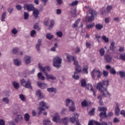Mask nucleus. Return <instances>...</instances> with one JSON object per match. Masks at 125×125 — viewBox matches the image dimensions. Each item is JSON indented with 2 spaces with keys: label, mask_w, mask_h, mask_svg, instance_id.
<instances>
[{
  "label": "nucleus",
  "mask_w": 125,
  "mask_h": 125,
  "mask_svg": "<svg viewBox=\"0 0 125 125\" xmlns=\"http://www.w3.org/2000/svg\"><path fill=\"white\" fill-rule=\"evenodd\" d=\"M109 86V81H103L102 82H99L97 84V89L100 90L101 93L104 97H106L107 95L105 94L104 91H106L107 95L110 97L111 94L107 91V88Z\"/></svg>",
  "instance_id": "f257e3e1"
},
{
  "label": "nucleus",
  "mask_w": 125,
  "mask_h": 125,
  "mask_svg": "<svg viewBox=\"0 0 125 125\" xmlns=\"http://www.w3.org/2000/svg\"><path fill=\"white\" fill-rule=\"evenodd\" d=\"M86 8H89L88 13L87 12V14H90L91 16L87 15L85 19L87 20L88 22H92L93 19H94V17L97 16V12L95 10L89 8V6H87Z\"/></svg>",
  "instance_id": "f03ea898"
},
{
  "label": "nucleus",
  "mask_w": 125,
  "mask_h": 125,
  "mask_svg": "<svg viewBox=\"0 0 125 125\" xmlns=\"http://www.w3.org/2000/svg\"><path fill=\"white\" fill-rule=\"evenodd\" d=\"M74 65L75 66V71L72 77L75 80H79V62L77 61V58H73Z\"/></svg>",
  "instance_id": "7ed1b4c3"
},
{
  "label": "nucleus",
  "mask_w": 125,
  "mask_h": 125,
  "mask_svg": "<svg viewBox=\"0 0 125 125\" xmlns=\"http://www.w3.org/2000/svg\"><path fill=\"white\" fill-rule=\"evenodd\" d=\"M61 63H62L61 58L56 56L53 59V66L56 68H60Z\"/></svg>",
  "instance_id": "20e7f679"
},
{
  "label": "nucleus",
  "mask_w": 125,
  "mask_h": 125,
  "mask_svg": "<svg viewBox=\"0 0 125 125\" xmlns=\"http://www.w3.org/2000/svg\"><path fill=\"white\" fill-rule=\"evenodd\" d=\"M21 83L22 86L33 90V87L32 86V83H31V82L28 81L26 82V80L25 79H22L21 81Z\"/></svg>",
  "instance_id": "39448f33"
},
{
  "label": "nucleus",
  "mask_w": 125,
  "mask_h": 125,
  "mask_svg": "<svg viewBox=\"0 0 125 125\" xmlns=\"http://www.w3.org/2000/svg\"><path fill=\"white\" fill-rule=\"evenodd\" d=\"M40 105L42 107H38V110H39V111L38 112V115L40 116L41 114L42 113V111H44L45 110V108H44L42 107H45L46 109H49V106H47L46 105V103H44V102H41L40 103Z\"/></svg>",
  "instance_id": "423d86ee"
},
{
  "label": "nucleus",
  "mask_w": 125,
  "mask_h": 125,
  "mask_svg": "<svg viewBox=\"0 0 125 125\" xmlns=\"http://www.w3.org/2000/svg\"><path fill=\"white\" fill-rule=\"evenodd\" d=\"M79 114L75 113L74 114V117H70L69 121H70L72 124L76 122V125H79Z\"/></svg>",
  "instance_id": "0eeeda50"
},
{
  "label": "nucleus",
  "mask_w": 125,
  "mask_h": 125,
  "mask_svg": "<svg viewBox=\"0 0 125 125\" xmlns=\"http://www.w3.org/2000/svg\"><path fill=\"white\" fill-rule=\"evenodd\" d=\"M39 68L40 69H41L43 73H44V75H45V73H47L46 71H47L48 72H49L50 70H51V68L50 67L47 66L45 67H42V65L41 63H39Z\"/></svg>",
  "instance_id": "6e6552de"
},
{
  "label": "nucleus",
  "mask_w": 125,
  "mask_h": 125,
  "mask_svg": "<svg viewBox=\"0 0 125 125\" xmlns=\"http://www.w3.org/2000/svg\"><path fill=\"white\" fill-rule=\"evenodd\" d=\"M23 8L24 10H28V11H33L35 9V7L32 4H25L23 6Z\"/></svg>",
  "instance_id": "1a4fd4ad"
},
{
  "label": "nucleus",
  "mask_w": 125,
  "mask_h": 125,
  "mask_svg": "<svg viewBox=\"0 0 125 125\" xmlns=\"http://www.w3.org/2000/svg\"><path fill=\"white\" fill-rule=\"evenodd\" d=\"M45 76L46 77L47 80H51L52 81H56V77H54L53 75L49 74L47 72H45Z\"/></svg>",
  "instance_id": "9d476101"
},
{
  "label": "nucleus",
  "mask_w": 125,
  "mask_h": 125,
  "mask_svg": "<svg viewBox=\"0 0 125 125\" xmlns=\"http://www.w3.org/2000/svg\"><path fill=\"white\" fill-rule=\"evenodd\" d=\"M120 104L118 103H116V106L115 108V114L116 116H120Z\"/></svg>",
  "instance_id": "9b49d317"
},
{
  "label": "nucleus",
  "mask_w": 125,
  "mask_h": 125,
  "mask_svg": "<svg viewBox=\"0 0 125 125\" xmlns=\"http://www.w3.org/2000/svg\"><path fill=\"white\" fill-rule=\"evenodd\" d=\"M53 122L55 123H58L60 121V117L59 116V113L56 112L55 114V116L53 118Z\"/></svg>",
  "instance_id": "f8f14e48"
},
{
  "label": "nucleus",
  "mask_w": 125,
  "mask_h": 125,
  "mask_svg": "<svg viewBox=\"0 0 125 125\" xmlns=\"http://www.w3.org/2000/svg\"><path fill=\"white\" fill-rule=\"evenodd\" d=\"M37 85H38L40 88H42V89H44L47 87V84H45L40 82H37Z\"/></svg>",
  "instance_id": "ddd939ff"
},
{
  "label": "nucleus",
  "mask_w": 125,
  "mask_h": 125,
  "mask_svg": "<svg viewBox=\"0 0 125 125\" xmlns=\"http://www.w3.org/2000/svg\"><path fill=\"white\" fill-rule=\"evenodd\" d=\"M104 59L107 62V63H111L113 59V57L110 55H104Z\"/></svg>",
  "instance_id": "4468645a"
},
{
  "label": "nucleus",
  "mask_w": 125,
  "mask_h": 125,
  "mask_svg": "<svg viewBox=\"0 0 125 125\" xmlns=\"http://www.w3.org/2000/svg\"><path fill=\"white\" fill-rule=\"evenodd\" d=\"M66 56L67 61L69 63L71 62V61H74L73 58H76L75 57H73L72 56V55L69 54H66Z\"/></svg>",
  "instance_id": "2eb2a0df"
},
{
  "label": "nucleus",
  "mask_w": 125,
  "mask_h": 125,
  "mask_svg": "<svg viewBox=\"0 0 125 125\" xmlns=\"http://www.w3.org/2000/svg\"><path fill=\"white\" fill-rule=\"evenodd\" d=\"M33 16L35 18H38L39 17V14H40V11L38 9L34 8V10L32 11Z\"/></svg>",
  "instance_id": "dca6fc26"
},
{
  "label": "nucleus",
  "mask_w": 125,
  "mask_h": 125,
  "mask_svg": "<svg viewBox=\"0 0 125 125\" xmlns=\"http://www.w3.org/2000/svg\"><path fill=\"white\" fill-rule=\"evenodd\" d=\"M42 39H38V43L36 44V48L38 51H40L41 50V45H42Z\"/></svg>",
  "instance_id": "f3484780"
},
{
  "label": "nucleus",
  "mask_w": 125,
  "mask_h": 125,
  "mask_svg": "<svg viewBox=\"0 0 125 125\" xmlns=\"http://www.w3.org/2000/svg\"><path fill=\"white\" fill-rule=\"evenodd\" d=\"M88 84H86V81H85V80L84 79H82L81 81V86H82V87H86L87 89H88Z\"/></svg>",
  "instance_id": "a211bd4d"
},
{
  "label": "nucleus",
  "mask_w": 125,
  "mask_h": 125,
  "mask_svg": "<svg viewBox=\"0 0 125 125\" xmlns=\"http://www.w3.org/2000/svg\"><path fill=\"white\" fill-rule=\"evenodd\" d=\"M47 91L48 92H50L51 93H52V92L56 93V92H57V89L54 87L48 88Z\"/></svg>",
  "instance_id": "6ab92c4d"
},
{
  "label": "nucleus",
  "mask_w": 125,
  "mask_h": 125,
  "mask_svg": "<svg viewBox=\"0 0 125 125\" xmlns=\"http://www.w3.org/2000/svg\"><path fill=\"white\" fill-rule=\"evenodd\" d=\"M61 122H62L64 125H68V123H69V121L70 120L69 119V117H64V118H62L61 120Z\"/></svg>",
  "instance_id": "aec40b11"
},
{
  "label": "nucleus",
  "mask_w": 125,
  "mask_h": 125,
  "mask_svg": "<svg viewBox=\"0 0 125 125\" xmlns=\"http://www.w3.org/2000/svg\"><path fill=\"white\" fill-rule=\"evenodd\" d=\"M88 89L92 91L93 93V95L94 96H96V92L94 90V89H93V88H92V85L91 84H88Z\"/></svg>",
  "instance_id": "412c9836"
},
{
  "label": "nucleus",
  "mask_w": 125,
  "mask_h": 125,
  "mask_svg": "<svg viewBox=\"0 0 125 125\" xmlns=\"http://www.w3.org/2000/svg\"><path fill=\"white\" fill-rule=\"evenodd\" d=\"M26 64H29L31 62V57L29 56H25L24 59Z\"/></svg>",
  "instance_id": "4be33fe9"
},
{
  "label": "nucleus",
  "mask_w": 125,
  "mask_h": 125,
  "mask_svg": "<svg viewBox=\"0 0 125 125\" xmlns=\"http://www.w3.org/2000/svg\"><path fill=\"white\" fill-rule=\"evenodd\" d=\"M99 117H101V119H105L106 118H107V112H101L100 114H99Z\"/></svg>",
  "instance_id": "5701e85b"
},
{
  "label": "nucleus",
  "mask_w": 125,
  "mask_h": 125,
  "mask_svg": "<svg viewBox=\"0 0 125 125\" xmlns=\"http://www.w3.org/2000/svg\"><path fill=\"white\" fill-rule=\"evenodd\" d=\"M75 103L74 102H72V104L71 106H69V110L71 112H75V110H76V107L75 106Z\"/></svg>",
  "instance_id": "b1692460"
},
{
  "label": "nucleus",
  "mask_w": 125,
  "mask_h": 125,
  "mask_svg": "<svg viewBox=\"0 0 125 125\" xmlns=\"http://www.w3.org/2000/svg\"><path fill=\"white\" fill-rule=\"evenodd\" d=\"M72 102H73V101L70 100V99H66L65 100L66 107H69V106L70 104H71V105H72Z\"/></svg>",
  "instance_id": "393cba45"
},
{
  "label": "nucleus",
  "mask_w": 125,
  "mask_h": 125,
  "mask_svg": "<svg viewBox=\"0 0 125 125\" xmlns=\"http://www.w3.org/2000/svg\"><path fill=\"white\" fill-rule=\"evenodd\" d=\"M91 76L92 77V79L93 80H95V78H96V71L95 69H93L91 72Z\"/></svg>",
  "instance_id": "a878e982"
},
{
  "label": "nucleus",
  "mask_w": 125,
  "mask_h": 125,
  "mask_svg": "<svg viewBox=\"0 0 125 125\" xmlns=\"http://www.w3.org/2000/svg\"><path fill=\"white\" fill-rule=\"evenodd\" d=\"M96 75H97L98 79H100L103 74L102 72L100 71V70L97 69V70H96Z\"/></svg>",
  "instance_id": "bb28decb"
},
{
  "label": "nucleus",
  "mask_w": 125,
  "mask_h": 125,
  "mask_svg": "<svg viewBox=\"0 0 125 125\" xmlns=\"http://www.w3.org/2000/svg\"><path fill=\"white\" fill-rule=\"evenodd\" d=\"M23 120V116L22 115H18L17 118H15V121L16 123H18V122H21Z\"/></svg>",
  "instance_id": "cd10ccee"
},
{
  "label": "nucleus",
  "mask_w": 125,
  "mask_h": 125,
  "mask_svg": "<svg viewBox=\"0 0 125 125\" xmlns=\"http://www.w3.org/2000/svg\"><path fill=\"white\" fill-rule=\"evenodd\" d=\"M13 85L15 89H19V87H20V85L19 84V83L16 82H14L13 83Z\"/></svg>",
  "instance_id": "c85d7f7f"
},
{
  "label": "nucleus",
  "mask_w": 125,
  "mask_h": 125,
  "mask_svg": "<svg viewBox=\"0 0 125 125\" xmlns=\"http://www.w3.org/2000/svg\"><path fill=\"white\" fill-rule=\"evenodd\" d=\"M109 48L110 50L112 51H114L116 48V46H115V42H113L111 43Z\"/></svg>",
  "instance_id": "c756f323"
},
{
  "label": "nucleus",
  "mask_w": 125,
  "mask_h": 125,
  "mask_svg": "<svg viewBox=\"0 0 125 125\" xmlns=\"http://www.w3.org/2000/svg\"><path fill=\"white\" fill-rule=\"evenodd\" d=\"M43 125H52V123L49 120L47 119L43 121Z\"/></svg>",
  "instance_id": "7c9ffc66"
},
{
  "label": "nucleus",
  "mask_w": 125,
  "mask_h": 125,
  "mask_svg": "<svg viewBox=\"0 0 125 125\" xmlns=\"http://www.w3.org/2000/svg\"><path fill=\"white\" fill-rule=\"evenodd\" d=\"M37 76L40 80H42V81H44V80H45V77L42 76V73L41 72H39Z\"/></svg>",
  "instance_id": "2f4dec72"
},
{
  "label": "nucleus",
  "mask_w": 125,
  "mask_h": 125,
  "mask_svg": "<svg viewBox=\"0 0 125 125\" xmlns=\"http://www.w3.org/2000/svg\"><path fill=\"white\" fill-rule=\"evenodd\" d=\"M30 116L28 113H25L24 115V119L25 122H29L30 121Z\"/></svg>",
  "instance_id": "473e14b6"
},
{
  "label": "nucleus",
  "mask_w": 125,
  "mask_h": 125,
  "mask_svg": "<svg viewBox=\"0 0 125 125\" xmlns=\"http://www.w3.org/2000/svg\"><path fill=\"white\" fill-rule=\"evenodd\" d=\"M95 27L97 30H102V29L103 28V25L101 24L100 23H97L96 24Z\"/></svg>",
  "instance_id": "72a5a7b5"
},
{
  "label": "nucleus",
  "mask_w": 125,
  "mask_h": 125,
  "mask_svg": "<svg viewBox=\"0 0 125 125\" xmlns=\"http://www.w3.org/2000/svg\"><path fill=\"white\" fill-rule=\"evenodd\" d=\"M94 124H95L96 125H108V123L105 122H103L101 124H100V123L97 121H94Z\"/></svg>",
  "instance_id": "f704fd0d"
},
{
  "label": "nucleus",
  "mask_w": 125,
  "mask_h": 125,
  "mask_svg": "<svg viewBox=\"0 0 125 125\" xmlns=\"http://www.w3.org/2000/svg\"><path fill=\"white\" fill-rule=\"evenodd\" d=\"M5 17H6V11H4L2 14V17L1 19V21L2 22H4V21H5Z\"/></svg>",
  "instance_id": "c9c22d12"
},
{
  "label": "nucleus",
  "mask_w": 125,
  "mask_h": 125,
  "mask_svg": "<svg viewBox=\"0 0 125 125\" xmlns=\"http://www.w3.org/2000/svg\"><path fill=\"white\" fill-rule=\"evenodd\" d=\"M120 75V78H125V72L123 71H120L119 72H117V75Z\"/></svg>",
  "instance_id": "e433bc0d"
},
{
  "label": "nucleus",
  "mask_w": 125,
  "mask_h": 125,
  "mask_svg": "<svg viewBox=\"0 0 125 125\" xmlns=\"http://www.w3.org/2000/svg\"><path fill=\"white\" fill-rule=\"evenodd\" d=\"M14 63L16 66H20L21 65V62L18 59L14 60Z\"/></svg>",
  "instance_id": "4c0bfd02"
},
{
  "label": "nucleus",
  "mask_w": 125,
  "mask_h": 125,
  "mask_svg": "<svg viewBox=\"0 0 125 125\" xmlns=\"http://www.w3.org/2000/svg\"><path fill=\"white\" fill-rule=\"evenodd\" d=\"M98 110L103 112H107V108L104 107H99Z\"/></svg>",
  "instance_id": "58836bf2"
},
{
  "label": "nucleus",
  "mask_w": 125,
  "mask_h": 125,
  "mask_svg": "<svg viewBox=\"0 0 125 125\" xmlns=\"http://www.w3.org/2000/svg\"><path fill=\"white\" fill-rule=\"evenodd\" d=\"M37 95L39 97L40 99H42V92H41V90H39L37 91Z\"/></svg>",
  "instance_id": "ea45409f"
},
{
  "label": "nucleus",
  "mask_w": 125,
  "mask_h": 125,
  "mask_svg": "<svg viewBox=\"0 0 125 125\" xmlns=\"http://www.w3.org/2000/svg\"><path fill=\"white\" fill-rule=\"evenodd\" d=\"M46 38L48 40H52L53 39V35L49 33L46 35Z\"/></svg>",
  "instance_id": "a19ab883"
},
{
  "label": "nucleus",
  "mask_w": 125,
  "mask_h": 125,
  "mask_svg": "<svg viewBox=\"0 0 125 125\" xmlns=\"http://www.w3.org/2000/svg\"><path fill=\"white\" fill-rule=\"evenodd\" d=\"M54 21L53 20L51 21L50 24L49 25L48 29L49 30H51L52 28H53V26H54Z\"/></svg>",
  "instance_id": "79ce46f5"
},
{
  "label": "nucleus",
  "mask_w": 125,
  "mask_h": 125,
  "mask_svg": "<svg viewBox=\"0 0 125 125\" xmlns=\"http://www.w3.org/2000/svg\"><path fill=\"white\" fill-rule=\"evenodd\" d=\"M13 53L14 54H17V55H19V49L18 48H15L13 49Z\"/></svg>",
  "instance_id": "37998d69"
},
{
  "label": "nucleus",
  "mask_w": 125,
  "mask_h": 125,
  "mask_svg": "<svg viewBox=\"0 0 125 125\" xmlns=\"http://www.w3.org/2000/svg\"><path fill=\"white\" fill-rule=\"evenodd\" d=\"M99 51L101 56H103L105 54V50L103 48H101Z\"/></svg>",
  "instance_id": "c03bdc74"
},
{
  "label": "nucleus",
  "mask_w": 125,
  "mask_h": 125,
  "mask_svg": "<svg viewBox=\"0 0 125 125\" xmlns=\"http://www.w3.org/2000/svg\"><path fill=\"white\" fill-rule=\"evenodd\" d=\"M94 25H95L94 23L87 24L86 25V29H90L91 28H93L94 27Z\"/></svg>",
  "instance_id": "a18cd8bd"
},
{
  "label": "nucleus",
  "mask_w": 125,
  "mask_h": 125,
  "mask_svg": "<svg viewBox=\"0 0 125 125\" xmlns=\"http://www.w3.org/2000/svg\"><path fill=\"white\" fill-rule=\"evenodd\" d=\"M78 3H79V1L75 0L73 1L71 3L69 4V5L70 6H76V5H78Z\"/></svg>",
  "instance_id": "49530a36"
},
{
  "label": "nucleus",
  "mask_w": 125,
  "mask_h": 125,
  "mask_svg": "<svg viewBox=\"0 0 125 125\" xmlns=\"http://www.w3.org/2000/svg\"><path fill=\"white\" fill-rule=\"evenodd\" d=\"M87 70H88V66L86 65L83 68V70L82 72H83V73H85V74H88V71H87Z\"/></svg>",
  "instance_id": "de8ad7c7"
},
{
  "label": "nucleus",
  "mask_w": 125,
  "mask_h": 125,
  "mask_svg": "<svg viewBox=\"0 0 125 125\" xmlns=\"http://www.w3.org/2000/svg\"><path fill=\"white\" fill-rule=\"evenodd\" d=\"M3 102H5L6 104H9V99L7 97L3 98L2 100Z\"/></svg>",
  "instance_id": "09e8293b"
},
{
  "label": "nucleus",
  "mask_w": 125,
  "mask_h": 125,
  "mask_svg": "<svg viewBox=\"0 0 125 125\" xmlns=\"http://www.w3.org/2000/svg\"><path fill=\"white\" fill-rule=\"evenodd\" d=\"M79 25V20L75 21L74 23L73 24V28H78V25Z\"/></svg>",
  "instance_id": "8fccbe9b"
},
{
  "label": "nucleus",
  "mask_w": 125,
  "mask_h": 125,
  "mask_svg": "<svg viewBox=\"0 0 125 125\" xmlns=\"http://www.w3.org/2000/svg\"><path fill=\"white\" fill-rule=\"evenodd\" d=\"M34 29H35V30H38V31H40V30H41V27H39V23H36L34 25Z\"/></svg>",
  "instance_id": "3c124183"
},
{
  "label": "nucleus",
  "mask_w": 125,
  "mask_h": 125,
  "mask_svg": "<svg viewBox=\"0 0 125 125\" xmlns=\"http://www.w3.org/2000/svg\"><path fill=\"white\" fill-rule=\"evenodd\" d=\"M95 112V108H93L92 109L89 111V115L90 116H93L94 115V113Z\"/></svg>",
  "instance_id": "603ef678"
},
{
  "label": "nucleus",
  "mask_w": 125,
  "mask_h": 125,
  "mask_svg": "<svg viewBox=\"0 0 125 125\" xmlns=\"http://www.w3.org/2000/svg\"><path fill=\"white\" fill-rule=\"evenodd\" d=\"M110 74H112V75H116L117 72L116 71V70L114 68H110Z\"/></svg>",
  "instance_id": "864d4df0"
},
{
  "label": "nucleus",
  "mask_w": 125,
  "mask_h": 125,
  "mask_svg": "<svg viewBox=\"0 0 125 125\" xmlns=\"http://www.w3.org/2000/svg\"><path fill=\"white\" fill-rule=\"evenodd\" d=\"M56 35L59 38H61L63 36V32L62 31H58L56 32Z\"/></svg>",
  "instance_id": "5fc2aeb1"
},
{
  "label": "nucleus",
  "mask_w": 125,
  "mask_h": 125,
  "mask_svg": "<svg viewBox=\"0 0 125 125\" xmlns=\"http://www.w3.org/2000/svg\"><path fill=\"white\" fill-rule=\"evenodd\" d=\"M11 33L13 35H16L18 33V30L16 29V28H14L12 30H11Z\"/></svg>",
  "instance_id": "6e6d98bb"
},
{
  "label": "nucleus",
  "mask_w": 125,
  "mask_h": 125,
  "mask_svg": "<svg viewBox=\"0 0 125 125\" xmlns=\"http://www.w3.org/2000/svg\"><path fill=\"white\" fill-rule=\"evenodd\" d=\"M82 106H84V107H87V106H88V104L87 103V102H86V101L84 100L82 103Z\"/></svg>",
  "instance_id": "4d7b16f0"
},
{
  "label": "nucleus",
  "mask_w": 125,
  "mask_h": 125,
  "mask_svg": "<svg viewBox=\"0 0 125 125\" xmlns=\"http://www.w3.org/2000/svg\"><path fill=\"white\" fill-rule=\"evenodd\" d=\"M102 39L104 41V42H109V38L106 37V36H103Z\"/></svg>",
  "instance_id": "13d9d810"
},
{
  "label": "nucleus",
  "mask_w": 125,
  "mask_h": 125,
  "mask_svg": "<svg viewBox=\"0 0 125 125\" xmlns=\"http://www.w3.org/2000/svg\"><path fill=\"white\" fill-rule=\"evenodd\" d=\"M120 59H121L123 61H125V54H120Z\"/></svg>",
  "instance_id": "bf43d9fd"
},
{
  "label": "nucleus",
  "mask_w": 125,
  "mask_h": 125,
  "mask_svg": "<svg viewBox=\"0 0 125 125\" xmlns=\"http://www.w3.org/2000/svg\"><path fill=\"white\" fill-rule=\"evenodd\" d=\"M113 8V6L108 5L106 7V12H110L111 10H112V9Z\"/></svg>",
  "instance_id": "052dcab7"
},
{
  "label": "nucleus",
  "mask_w": 125,
  "mask_h": 125,
  "mask_svg": "<svg viewBox=\"0 0 125 125\" xmlns=\"http://www.w3.org/2000/svg\"><path fill=\"white\" fill-rule=\"evenodd\" d=\"M16 8L17 9V10H21L22 9V6L17 4L16 5Z\"/></svg>",
  "instance_id": "680f3d73"
},
{
  "label": "nucleus",
  "mask_w": 125,
  "mask_h": 125,
  "mask_svg": "<svg viewBox=\"0 0 125 125\" xmlns=\"http://www.w3.org/2000/svg\"><path fill=\"white\" fill-rule=\"evenodd\" d=\"M36 33H37V32L36 31V30H32L31 32V33H30L31 37H32V38H34V36H35V35H36Z\"/></svg>",
  "instance_id": "e2e57ef3"
},
{
  "label": "nucleus",
  "mask_w": 125,
  "mask_h": 125,
  "mask_svg": "<svg viewBox=\"0 0 125 125\" xmlns=\"http://www.w3.org/2000/svg\"><path fill=\"white\" fill-rule=\"evenodd\" d=\"M24 17L25 20H27L28 18H29V13L28 12H24Z\"/></svg>",
  "instance_id": "0e129e2a"
},
{
  "label": "nucleus",
  "mask_w": 125,
  "mask_h": 125,
  "mask_svg": "<svg viewBox=\"0 0 125 125\" xmlns=\"http://www.w3.org/2000/svg\"><path fill=\"white\" fill-rule=\"evenodd\" d=\"M67 112V108H63L61 112V115H64L65 114V112Z\"/></svg>",
  "instance_id": "69168bd1"
},
{
  "label": "nucleus",
  "mask_w": 125,
  "mask_h": 125,
  "mask_svg": "<svg viewBox=\"0 0 125 125\" xmlns=\"http://www.w3.org/2000/svg\"><path fill=\"white\" fill-rule=\"evenodd\" d=\"M20 98L21 100V101H25V96H24V95L22 94H20Z\"/></svg>",
  "instance_id": "338daca9"
},
{
  "label": "nucleus",
  "mask_w": 125,
  "mask_h": 125,
  "mask_svg": "<svg viewBox=\"0 0 125 125\" xmlns=\"http://www.w3.org/2000/svg\"><path fill=\"white\" fill-rule=\"evenodd\" d=\"M120 115H122V116H123V117H124V118H125V110H122L120 112Z\"/></svg>",
  "instance_id": "774afa93"
}]
</instances>
